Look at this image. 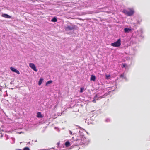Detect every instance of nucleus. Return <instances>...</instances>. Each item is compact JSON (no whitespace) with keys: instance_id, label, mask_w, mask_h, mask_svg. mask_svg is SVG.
<instances>
[{"instance_id":"f257e3e1","label":"nucleus","mask_w":150,"mask_h":150,"mask_svg":"<svg viewBox=\"0 0 150 150\" xmlns=\"http://www.w3.org/2000/svg\"><path fill=\"white\" fill-rule=\"evenodd\" d=\"M122 12L127 16H130L132 15L134 13V11L133 9L129 8L127 10H124Z\"/></svg>"},{"instance_id":"f03ea898","label":"nucleus","mask_w":150,"mask_h":150,"mask_svg":"<svg viewBox=\"0 0 150 150\" xmlns=\"http://www.w3.org/2000/svg\"><path fill=\"white\" fill-rule=\"evenodd\" d=\"M121 45V39L120 38L118 39L117 41L114 43H112L111 44V45L112 46L115 47H120Z\"/></svg>"},{"instance_id":"7ed1b4c3","label":"nucleus","mask_w":150,"mask_h":150,"mask_svg":"<svg viewBox=\"0 0 150 150\" xmlns=\"http://www.w3.org/2000/svg\"><path fill=\"white\" fill-rule=\"evenodd\" d=\"M75 25H68L65 28L66 30H73L75 28Z\"/></svg>"},{"instance_id":"20e7f679","label":"nucleus","mask_w":150,"mask_h":150,"mask_svg":"<svg viewBox=\"0 0 150 150\" xmlns=\"http://www.w3.org/2000/svg\"><path fill=\"white\" fill-rule=\"evenodd\" d=\"M29 66L30 68L35 71H37L36 67L35 65L33 63H30L29 64Z\"/></svg>"},{"instance_id":"39448f33","label":"nucleus","mask_w":150,"mask_h":150,"mask_svg":"<svg viewBox=\"0 0 150 150\" xmlns=\"http://www.w3.org/2000/svg\"><path fill=\"white\" fill-rule=\"evenodd\" d=\"M131 31L132 29L130 28H125L124 29V32L125 33H128Z\"/></svg>"},{"instance_id":"423d86ee","label":"nucleus","mask_w":150,"mask_h":150,"mask_svg":"<svg viewBox=\"0 0 150 150\" xmlns=\"http://www.w3.org/2000/svg\"><path fill=\"white\" fill-rule=\"evenodd\" d=\"M10 69L12 71L18 74H20V72L19 71L15 68L13 67H10Z\"/></svg>"},{"instance_id":"0eeeda50","label":"nucleus","mask_w":150,"mask_h":150,"mask_svg":"<svg viewBox=\"0 0 150 150\" xmlns=\"http://www.w3.org/2000/svg\"><path fill=\"white\" fill-rule=\"evenodd\" d=\"M2 17L7 18H11V16L6 14H2Z\"/></svg>"},{"instance_id":"6e6552de","label":"nucleus","mask_w":150,"mask_h":150,"mask_svg":"<svg viewBox=\"0 0 150 150\" xmlns=\"http://www.w3.org/2000/svg\"><path fill=\"white\" fill-rule=\"evenodd\" d=\"M16 81L17 82H18L19 81H16V80H15V79L14 80V79H13V81H11V82H10V84H15L17 83Z\"/></svg>"},{"instance_id":"1a4fd4ad","label":"nucleus","mask_w":150,"mask_h":150,"mask_svg":"<svg viewBox=\"0 0 150 150\" xmlns=\"http://www.w3.org/2000/svg\"><path fill=\"white\" fill-rule=\"evenodd\" d=\"M37 117L38 118H42L43 116L40 112H38L37 113Z\"/></svg>"},{"instance_id":"9d476101","label":"nucleus","mask_w":150,"mask_h":150,"mask_svg":"<svg viewBox=\"0 0 150 150\" xmlns=\"http://www.w3.org/2000/svg\"><path fill=\"white\" fill-rule=\"evenodd\" d=\"M96 78L95 76H91V77L90 78V80L91 81H95L96 80Z\"/></svg>"},{"instance_id":"9b49d317","label":"nucleus","mask_w":150,"mask_h":150,"mask_svg":"<svg viewBox=\"0 0 150 150\" xmlns=\"http://www.w3.org/2000/svg\"><path fill=\"white\" fill-rule=\"evenodd\" d=\"M122 68H125L126 69L128 68V66L126 64L124 63L121 66Z\"/></svg>"},{"instance_id":"f8f14e48","label":"nucleus","mask_w":150,"mask_h":150,"mask_svg":"<svg viewBox=\"0 0 150 150\" xmlns=\"http://www.w3.org/2000/svg\"><path fill=\"white\" fill-rule=\"evenodd\" d=\"M65 145L67 147H69L70 145V142L68 141L66 142L65 143Z\"/></svg>"},{"instance_id":"ddd939ff","label":"nucleus","mask_w":150,"mask_h":150,"mask_svg":"<svg viewBox=\"0 0 150 150\" xmlns=\"http://www.w3.org/2000/svg\"><path fill=\"white\" fill-rule=\"evenodd\" d=\"M43 79L42 78L40 79L38 82V85H40L41 84L42 82L43 81Z\"/></svg>"},{"instance_id":"4468645a","label":"nucleus","mask_w":150,"mask_h":150,"mask_svg":"<svg viewBox=\"0 0 150 150\" xmlns=\"http://www.w3.org/2000/svg\"><path fill=\"white\" fill-rule=\"evenodd\" d=\"M52 80H50V81H48L46 83V86H47L48 84L52 83Z\"/></svg>"},{"instance_id":"2eb2a0df","label":"nucleus","mask_w":150,"mask_h":150,"mask_svg":"<svg viewBox=\"0 0 150 150\" xmlns=\"http://www.w3.org/2000/svg\"><path fill=\"white\" fill-rule=\"evenodd\" d=\"M51 21L52 22H55L57 21V20L55 18H54L52 19Z\"/></svg>"},{"instance_id":"dca6fc26","label":"nucleus","mask_w":150,"mask_h":150,"mask_svg":"<svg viewBox=\"0 0 150 150\" xmlns=\"http://www.w3.org/2000/svg\"><path fill=\"white\" fill-rule=\"evenodd\" d=\"M84 90V88H80V93H82L83 92V91Z\"/></svg>"},{"instance_id":"f3484780","label":"nucleus","mask_w":150,"mask_h":150,"mask_svg":"<svg viewBox=\"0 0 150 150\" xmlns=\"http://www.w3.org/2000/svg\"><path fill=\"white\" fill-rule=\"evenodd\" d=\"M23 150H30V149L29 148L25 147L23 149Z\"/></svg>"},{"instance_id":"a211bd4d","label":"nucleus","mask_w":150,"mask_h":150,"mask_svg":"<svg viewBox=\"0 0 150 150\" xmlns=\"http://www.w3.org/2000/svg\"><path fill=\"white\" fill-rule=\"evenodd\" d=\"M110 76H105V78L108 79L110 78Z\"/></svg>"},{"instance_id":"6ab92c4d","label":"nucleus","mask_w":150,"mask_h":150,"mask_svg":"<svg viewBox=\"0 0 150 150\" xmlns=\"http://www.w3.org/2000/svg\"><path fill=\"white\" fill-rule=\"evenodd\" d=\"M92 102L94 103H96V101L95 98H94V99L93 100Z\"/></svg>"},{"instance_id":"aec40b11","label":"nucleus","mask_w":150,"mask_h":150,"mask_svg":"<svg viewBox=\"0 0 150 150\" xmlns=\"http://www.w3.org/2000/svg\"><path fill=\"white\" fill-rule=\"evenodd\" d=\"M97 97V95H96L95 96V97Z\"/></svg>"},{"instance_id":"412c9836","label":"nucleus","mask_w":150,"mask_h":150,"mask_svg":"<svg viewBox=\"0 0 150 150\" xmlns=\"http://www.w3.org/2000/svg\"><path fill=\"white\" fill-rule=\"evenodd\" d=\"M17 150H22L21 149H18Z\"/></svg>"},{"instance_id":"4be33fe9","label":"nucleus","mask_w":150,"mask_h":150,"mask_svg":"<svg viewBox=\"0 0 150 150\" xmlns=\"http://www.w3.org/2000/svg\"><path fill=\"white\" fill-rule=\"evenodd\" d=\"M70 133H71V134H72V132H71V131H70Z\"/></svg>"}]
</instances>
